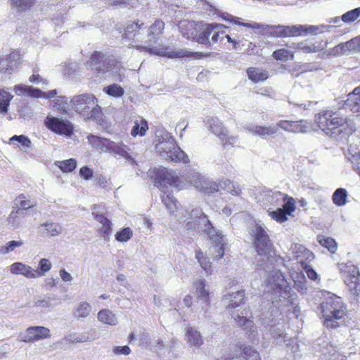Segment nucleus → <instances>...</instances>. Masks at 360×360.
Wrapping results in <instances>:
<instances>
[{
	"instance_id": "obj_43",
	"label": "nucleus",
	"mask_w": 360,
	"mask_h": 360,
	"mask_svg": "<svg viewBox=\"0 0 360 360\" xmlns=\"http://www.w3.org/2000/svg\"><path fill=\"white\" fill-rule=\"evenodd\" d=\"M195 258L199 262L200 266L202 269L206 272L207 274H211L212 269V263L210 262L209 258L207 257H205L203 252L201 250H198L195 252Z\"/></svg>"
},
{
	"instance_id": "obj_49",
	"label": "nucleus",
	"mask_w": 360,
	"mask_h": 360,
	"mask_svg": "<svg viewBox=\"0 0 360 360\" xmlns=\"http://www.w3.org/2000/svg\"><path fill=\"white\" fill-rule=\"evenodd\" d=\"M133 231L130 227H124L118 231L115 235V240L120 243H125L133 237Z\"/></svg>"
},
{
	"instance_id": "obj_23",
	"label": "nucleus",
	"mask_w": 360,
	"mask_h": 360,
	"mask_svg": "<svg viewBox=\"0 0 360 360\" xmlns=\"http://www.w3.org/2000/svg\"><path fill=\"white\" fill-rule=\"evenodd\" d=\"M92 216L97 221L101 224V227L98 230V233L105 240H108L112 233V222L104 215L92 212Z\"/></svg>"
},
{
	"instance_id": "obj_38",
	"label": "nucleus",
	"mask_w": 360,
	"mask_h": 360,
	"mask_svg": "<svg viewBox=\"0 0 360 360\" xmlns=\"http://www.w3.org/2000/svg\"><path fill=\"white\" fill-rule=\"evenodd\" d=\"M13 96L4 89H0V113L5 115L8 112L10 103Z\"/></svg>"
},
{
	"instance_id": "obj_4",
	"label": "nucleus",
	"mask_w": 360,
	"mask_h": 360,
	"mask_svg": "<svg viewBox=\"0 0 360 360\" xmlns=\"http://www.w3.org/2000/svg\"><path fill=\"white\" fill-rule=\"evenodd\" d=\"M71 102L76 111L85 119L98 120L103 115L101 108L97 104V98L93 94L75 96Z\"/></svg>"
},
{
	"instance_id": "obj_27",
	"label": "nucleus",
	"mask_w": 360,
	"mask_h": 360,
	"mask_svg": "<svg viewBox=\"0 0 360 360\" xmlns=\"http://www.w3.org/2000/svg\"><path fill=\"white\" fill-rule=\"evenodd\" d=\"M219 16L221 18L225 21L229 22L234 25H238L240 26H243L247 28H250L253 30H261L264 29V25L259 24L257 22H243L241 21V18L238 17H236L231 14H229L228 13H221V14H219Z\"/></svg>"
},
{
	"instance_id": "obj_62",
	"label": "nucleus",
	"mask_w": 360,
	"mask_h": 360,
	"mask_svg": "<svg viewBox=\"0 0 360 360\" xmlns=\"http://www.w3.org/2000/svg\"><path fill=\"white\" fill-rule=\"evenodd\" d=\"M351 162L353 169L360 175V154L353 155Z\"/></svg>"
},
{
	"instance_id": "obj_36",
	"label": "nucleus",
	"mask_w": 360,
	"mask_h": 360,
	"mask_svg": "<svg viewBox=\"0 0 360 360\" xmlns=\"http://www.w3.org/2000/svg\"><path fill=\"white\" fill-rule=\"evenodd\" d=\"M186 335L188 343L191 346L199 347L202 345L203 341L200 333L193 328L188 327L186 328Z\"/></svg>"
},
{
	"instance_id": "obj_57",
	"label": "nucleus",
	"mask_w": 360,
	"mask_h": 360,
	"mask_svg": "<svg viewBox=\"0 0 360 360\" xmlns=\"http://www.w3.org/2000/svg\"><path fill=\"white\" fill-rule=\"evenodd\" d=\"M303 270L305 271L307 277L311 281H316L318 278V274L315 270L309 264L305 262H302V266Z\"/></svg>"
},
{
	"instance_id": "obj_47",
	"label": "nucleus",
	"mask_w": 360,
	"mask_h": 360,
	"mask_svg": "<svg viewBox=\"0 0 360 360\" xmlns=\"http://www.w3.org/2000/svg\"><path fill=\"white\" fill-rule=\"evenodd\" d=\"M13 141L18 142V147L20 149H27L31 146L32 142L30 139L25 135H14L9 139L8 143H11Z\"/></svg>"
},
{
	"instance_id": "obj_32",
	"label": "nucleus",
	"mask_w": 360,
	"mask_h": 360,
	"mask_svg": "<svg viewBox=\"0 0 360 360\" xmlns=\"http://www.w3.org/2000/svg\"><path fill=\"white\" fill-rule=\"evenodd\" d=\"M194 286L195 287V292L198 296V298L201 300L204 303L209 305L210 300V292L205 288L206 283L205 280L200 279L194 283Z\"/></svg>"
},
{
	"instance_id": "obj_12",
	"label": "nucleus",
	"mask_w": 360,
	"mask_h": 360,
	"mask_svg": "<svg viewBox=\"0 0 360 360\" xmlns=\"http://www.w3.org/2000/svg\"><path fill=\"white\" fill-rule=\"evenodd\" d=\"M224 360H261L259 354L251 346L237 345L233 353L224 356Z\"/></svg>"
},
{
	"instance_id": "obj_3",
	"label": "nucleus",
	"mask_w": 360,
	"mask_h": 360,
	"mask_svg": "<svg viewBox=\"0 0 360 360\" xmlns=\"http://www.w3.org/2000/svg\"><path fill=\"white\" fill-rule=\"evenodd\" d=\"M323 325L328 328H335L339 325L338 321L345 317L347 314L346 307L340 297L330 296L321 304Z\"/></svg>"
},
{
	"instance_id": "obj_51",
	"label": "nucleus",
	"mask_w": 360,
	"mask_h": 360,
	"mask_svg": "<svg viewBox=\"0 0 360 360\" xmlns=\"http://www.w3.org/2000/svg\"><path fill=\"white\" fill-rule=\"evenodd\" d=\"M162 202L166 206L171 213H174L177 210V200L173 197L172 193L164 194L161 197Z\"/></svg>"
},
{
	"instance_id": "obj_35",
	"label": "nucleus",
	"mask_w": 360,
	"mask_h": 360,
	"mask_svg": "<svg viewBox=\"0 0 360 360\" xmlns=\"http://www.w3.org/2000/svg\"><path fill=\"white\" fill-rule=\"evenodd\" d=\"M295 51L288 50L285 48L278 49L275 50L272 54V58L276 60L288 61L295 59Z\"/></svg>"
},
{
	"instance_id": "obj_50",
	"label": "nucleus",
	"mask_w": 360,
	"mask_h": 360,
	"mask_svg": "<svg viewBox=\"0 0 360 360\" xmlns=\"http://www.w3.org/2000/svg\"><path fill=\"white\" fill-rule=\"evenodd\" d=\"M91 311V307L86 302H80L75 309V315L77 319L86 318Z\"/></svg>"
},
{
	"instance_id": "obj_46",
	"label": "nucleus",
	"mask_w": 360,
	"mask_h": 360,
	"mask_svg": "<svg viewBox=\"0 0 360 360\" xmlns=\"http://www.w3.org/2000/svg\"><path fill=\"white\" fill-rule=\"evenodd\" d=\"M56 165L60 168L63 172L69 173L75 170L77 166V161L74 158L58 161Z\"/></svg>"
},
{
	"instance_id": "obj_7",
	"label": "nucleus",
	"mask_w": 360,
	"mask_h": 360,
	"mask_svg": "<svg viewBox=\"0 0 360 360\" xmlns=\"http://www.w3.org/2000/svg\"><path fill=\"white\" fill-rule=\"evenodd\" d=\"M340 274L351 296L360 297V272L359 268L351 262L339 266Z\"/></svg>"
},
{
	"instance_id": "obj_58",
	"label": "nucleus",
	"mask_w": 360,
	"mask_h": 360,
	"mask_svg": "<svg viewBox=\"0 0 360 360\" xmlns=\"http://www.w3.org/2000/svg\"><path fill=\"white\" fill-rule=\"evenodd\" d=\"M314 258V255L311 251L308 250L307 248L305 249V251L300 255H297V259L300 260V264L302 266V262H305L307 264H309L313 259Z\"/></svg>"
},
{
	"instance_id": "obj_54",
	"label": "nucleus",
	"mask_w": 360,
	"mask_h": 360,
	"mask_svg": "<svg viewBox=\"0 0 360 360\" xmlns=\"http://www.w3.org/2000/svg\"><path fill=\"white\" fill-rule=\"evenodd\" d=\"M23 245V242L22 240H11L5 244V245L2 246L0 248V254L6 255L12 252L15 250V248L18 247H20Z\"/></svg>"
},
{
	"instance_id": "obj_30",
	"label": "nucleus",
	"mask_w": 360,
	"mask_h": 360,
	"mask_svg": "<svg viewBox=\"0 0 360 360\" xmlns=\"http://www.w3.org/2000/svg\"><path fill=\"white\" fill-rule=\"evenodd\" d=\"M113 145H112V148L110 153H114L115 155H120L124 158L127 161L134 163L135 162L134 158L130 155L129 150V148L124 144L123 143H116L113 141Z\"/></svg>"
},
{
	"instance_id": "obj_59",
	"label": "nucleus",
	"mask_w": 360,
	"mask_h": 360,
	"mask_svg": "<svg viewBox=\"0 0 360 360\" xmlns=\"http://www.w3.org/2000/svg\"><path fill=\"white\" fill-rule=\"evenodd\" d=\"M30 86H26L23 84L15 85L13 90L18 96H28L29 90Z\"/></svg>"
},
{
	"instance_id": "obj_56",
	"label": "nucleus",
	"mask_w": 360,
	"mask_h": 360,
	"mask_svg": "<svg viewBox=\"0 0 360 360\" xmlns=\"http://www.w3.org/2000/svg\"><path fill=\"white\" fill-rule=\"evenodd\" d=\"M329 360H347V357L332 345L328 348Z\"/></svg>"
},
{
	"instance_id": "obj_13",
	"label": "nucleus",
	"mask_w": 360,
	"mask_h": 360,
	"mask_svg": "<svg viewBox=\"0 0 360 360\" xmlns=\"http://www.w3.org/2000/svg\"><path fill=\"white\" fill-rule=\"evenodd\" d=\"M205 226V232L209 236L215 248V255L214 258L217 260L220 259L224 255L225 243L224 240V236L214 229L210 220H207Z\"/></svg>"
},
{
	"instance_id": "obj_10",
	"label": "nucleus",
	"mask_w": 360,
	"mask_h": 360,
	"mask_svg": "<svg viewBox=\"0 0 360 360\" xmlns=\"http://www.w3.org/2000/svg\"><path fill=\"white\" fill-rule=\"evenodd\" d=\"M209 129L217 136L224 148L234 146L238 137L236 136H229V131L224 124L218 119L212 117L208 120Z\"/></svg>"
},
{
	"instance_id": "obj_15",
	"label": "nucleus",
	"mask_w": 360,
	"mask_h": 360,
	"mask_svg": "<svg viewBox=\"0 0 360 360\" xmlns=\"http://www.w3.org/2000/svg\"><path fill=\"white\" fill-rule=\"evenodd\" d=\"M50 330L44 326L28 327L24 334L20 335V340L23 342H33L39 340L49 338Z\"/></svg>"
},
{
	"instance_id": "obj_19",
	"label": "nucleus",
	"mask_w": 360,
	"mask_h": 360,
	"mask_svg": "<svg viewBox=\"0 0 360 360\" xmlns=\"http://www.w3.org/2000/svg\"><path fill=\"white\" fill-rule=\"evenodd\" d=\"M277 127L292 133H304L309 129L307 121L302 120L299 121L280 120L277 122Z\"/></svg>"
},
{
	"instance_id": "obj_37",
	"label": "nucleus",
	"mask_w": 360,
	"mask_h": 360,
	"mask_svg": "<svg viewBox=\"0 0 360 360\" xmlns=\"http://www.w3.org/2000/svg\"><path fill=\"white\" fill-rule=\"evenodd\" d=\"M290 199L295 200L292 197L289 196L288 195L283 193L281 191H276L272 193L269 197V202L273 207H278L282 202L285 204Z\"/></svg>"
},
{
	"instance_id": "obj_11",
	"label": "nucleus",
	"mask_w": 360,
	"mask_h": 360,
	"mask_svg": "<svg viewBox=\"0 0 360 360\" xmlns=\"http://www.w3.org/2000/svg\"><path fill=\"white\" fill-rule=\"evenodd\" d=\"M20 51L13 49L8 54L0 55V72L11 75L21 65Z\"/></svg>"
},
{
	"instance_id": "obj_31",
	"label": "nucleus",
	"mask_w": 360,
	"mask_h": 360,
	"mask_svg": "<svg viewBox=\"0 0 360 360\" xmlns=\"http://www.w3.org/2000/svg\"><path fill=\"white\" fill-rule=\"evenodd\" d=\"M247 75L249 79L255 83L264 82L269 77V72L267 70L255 67H250L248 68Z\"/></svg>"
},
{
	"instance_id": "obj_6",
	"label": "nucleus",
	"mask_w": 360,
	"mask_h": 360,
	"mask_svg": "<svg viewBox=\"0 0 360 360\" xmlns=\"http://www.w3.org/2000/svg\"><path fill=\"white\" fill-rule=\"evenodd\" d=\"M267 33L273 37L290 38L305 36L308 34H316L319 27L315 25H274L266 26Z\"/></svg>"
},
{
	"instance_id": "obj_18",
	"label": "nucleus",
	"mask_w": 360,
	"mask_h": 360,
	"mask_svg": "<svg viewBox=\"0 0 360 360\" xmlns=\"http://www.w3.org/2000/svg\"><path fill=\"white\" fill-rule=\"evenodd\" d=\"M290 47L295 49V52L299 51L308 54L321 51L324 49L325 44L322 41L304 40L292 43Z\"/></svg>"
},
{
	"instance_id": "obj_20",
	"label": "nucleus",
	"mask_w": 360,
	"mask_h": 360,
	"mask_svg": "<svg viewBox=\"0 0 360 360\" xmlns=\"http://www.w3.org/2000/svg\"><path fill=\"white\" fill-rule=\"evenodd\" d=\"M245 129L252 136H259L263 139L266 138L267 136H272L278 131V128L276 127L257 124L248 126Z\"/></svg>"
},
{
	"instance_id": "obj_55",
	"label": "nucleus",
	"mask_w": 360,
	"mask_h": 360,
	"mask_svg": "<svg viewBox=\"0 0 360 360\" xmlns=\"http://www.w3.org/2000/svg\"><path fill=\"white\" fill-rule=\"evenodd\" d=\"M15 201L18 202V205L19 209L22 211V210H27L32 208L35 205L32 204L30 200H26V197L24 194H20L15 198Z\"/></svg>"
},
{
	"instance_id": "obj_26",
	"label": "nucleus",
	"mask_w": 360,
	"mask_h": 360,
	"mask_svg": "<svg viewBox=\"0 0 360 360\" xmlns=\"http://www.w3.org/2000/svg\"><path fill=\"white\" fill-rule=\"evenodd\" d=\"M133 127L131 130V136H144L149 129L148 121L141 116H137L133 120Z\"/></svg>"
},
{
	"instance_id": "obj_45",
	"label": "nucleus",
	"mask_w": 360,
	"mask_h": 360,
	"mask_svg": "<svg viewBox=\"0 0 360 360\" xmlns=\"http://www.w3.org/2000/svg\"><path fill=\"white\" fill-rule=\"evenodd\" d=\"M51 267L52 264L49 259L46 258L41 259L38 264V269H35L34 278L44 276L51 270Z\"/></svg>"
},
{
	"instance_id": "obj_29",
	"label": "nucleus",
	"mask_w": 360,
	"mask_h": 360,
	"mask_svg": "<svg viewBox=\"0 0 360 360\" xmlns=\"http://www.w3.org/2000/svg\"><path fill=\"white\" fill-rule=\"evenodd\" d=\"M345 104L353 112H360V85L348 94Z\"/></svg>"
},
{
	"instance_id": "obj_40",
	"label": "nucleus",
	"mask_w": 360,
	"mask_h": 360,
	"mask_svg": "<svg viewBox=\"0 0 360 360\" xmlns=\"http://www.w3.org/2000/svg\"><path fill=\"white\" fill-rule=\"evenodd\" d=\"M347 191L343 188H339L333 194L332 200L337 206H343L347 202Z\"/></svg>"
},
{
	"instance_id": "obj_61",
	"label": "nucleus",
	"mask_w": 360,
	"mask_h": 360,
	"mask_svg": "<svg viewBox=\"0 0 360 360\" xmlns=\"http://www.w3.org/2000/svg\"><path fill=\"white\" fill-rule=\"evenodd\" d=\"M79 174L85 180L90 179L94 174L93 170L87 166H83L79 169Z\"/></svg>"
},
{
	"instance_id": "obj_22",
	"label": "nucleus",
	"mask_w": 360,
	"mask_h": 360,
	"mask_svg": "<svg viewBox=\"0 0 360 360\" xmlns=\"http://www.w3.org/2000/svg\"><path fill=\"white\" fill-rule=\"evenodd\" d=\"M87 140L92 147L105 153H110L113 145V141L110 139L91 134L87 136Z\"/></svg>"
},
{
	"instance_id": "obj_5",
	"label": "nucleus",
	"mask_w": 360,
	"mask_h": 360,
	"mask_svg": "<svg viewBox=\"0 0 360 360\" xmlns=\"http://www.w3.org/2000/svg\"><path fill=\"white\" fill-rule=\"evenodd\" d=\"M212 26L213 22L188 21L185 28H181V33L184 37L198 44L210 46L212 41L210 40V37L213 32Z\"/></svg>"
},
{
	"instance_id": "obj_33",
	"label": "nucleus",
	"mask_w": 360,
	"mask_h": 360,
	"mask_svg": "<svg viewBox=\"0 0 360 360\" xmlns=\"http://www.w3.org/2000/svg\"><path fill=\"white\" fill-rule=\"evenodd\" d=\"M213 32L212 33L211 41L212 44L222 42L226 35L225 30L228 28L227 26L221 24L213 22Z\"/></svg>"
},
{
	"instance_id": "obj_42",
	"label": "nucleus",
	"mask_w": 360,
	"mask_h": 360,
	"mask_svg": "<svg viewBox=\"0 0 360 360\" xmlns=\"http://www.w3.org/2000/svg\"><path fill=\"white\" fill-rule=\"evenodd\" d=\"M205 180V178L197 172L191 173L186 176V181L199 191H201Z\"/></svg>"
},
{
	"instance_id": "obj_16",
	"label": "nucleus",
	"mask_w": 360,
	"mask_h": 360,
	"mask_svg": "<svg viewBox=\"0 0 360 360\" xmlns=\"http://www.w3.org/2000/svg\"><path fill=\"white\" fill-rule=\"evenodd\" d=\"M296 210L295 200L290 199L285 204L283 205L282 208H277L276 210H268L269 216L278 223H283L288 220V216L292 214Z\"/></svg>"
},
{
	"instance_id": "obj_17",
	"label": "nucleus",
	"mask_w": 360,
	"mask_h": 360,
	"mask_svg": "<svg viewBox=\"0 0 360 360\" xmlns=\"http://www.w3.org/2000/svg\"><path fill=\"white\" fill-rule=\"evenodd\" d=\"M249 312V310H245L244 312H242L243 315H237L234 317V320L238 326L244 327L247 338L250 340H252L255 339L257 335V328L252 319V316L249 318L248 317Z\"/></svg>"
},
{
	"instance_id": "obj_21",
	"label": "nucleus",
	"mask_w": 360,
	"mask_h": 360,
	"mask_svg": "<svg viewBox=\"0 0 360 360\" xmlns=\"http://www.w3.org/2000/svg\"><path fill=\"white\" fill-rule=\"evenodd\" d=\"M165 28V22L160 18L155 19L147 30V35L149 41L154 43L157 42L160 37L164 34Z\"/></svg>"
},
{
	"instance_id": "obj_2",
	"label": "nucleus",
	"mask_w": 360,
	"mask_h": 360,
	"mask_svg": "<svg viewBox=\"0 0 360 360\" xmlns=\"http://www.w3.org/2000/svg\"><path fill=\"white\" fill-rule=\"evenodd\" d=\"M314 120L319 128L331 137L352 130L350 120L340 110H322L315 115Z\"/></svg>"
},
{
	"instance_id": "obj_9",
	"label": "nucleus",
	"mask_w": 360,
	"mask_h": 360,
	"mask_svg": "<svg viewBox=\"0 0 360 360\" xmlns=\"http://www.w3.org/2000/svg\"><path fill=\"white\" fill-rule=\"evenodd\" d=\"M252 245L257 253L266 256L274 252V244L266 230L259 224H256L251 231Z\"/></svg>"
},
{
	"instance_id": "obj_63",
	"label": "nucleus",
	"mask_w": 360,
	"mask_h": 360,
	"mask_svg": "<svg viewBox=\"0 0 360 360\" xmlns=\"http://www.w3.org/2000/svg\"><path fill=\"white\" fill-rule=\"evenodd\" d=\"M22 211L19 208L13 210L7 218L8 223L15 224L16 222L17 219L19 217Z\"/></svg>"
},
{
	"instance_id": "obj_64",
	"label": "nucleus",
	"mask_w": 360,
	"mask_h": 360,
	"mask_svg": "<svg viewBox=\"0 0 360 360\" xmlns=\"http://www.w3.org/2000/svg\"><path fill=\"white\" fill-rule=\"evenodd\" d=\"M113 352L115 354H124L128 355L131 352V349L125 345V346H117L115 347L113 349Z\"/></svg>"
},
{
	"instance_id": "obj_53",
	"label": "nucleus",
	"mask_w": 360,
	"mask_h": 360,
	"mask_svg": "<svg viewBox=\"0 0 360 360\" xmlns=\"http://www.w3.org/2000/svg\"><path fill=\"white\" fill-rule=\"evenodd\" d=\"M219 191V185L217 182L206 179L200 192L206 195H211Z\"/></svg>"
},
{
	"instance_id": "obj_48",
	"label": "nucleus",
	"mask_w": 360,
	"mask_h": 360,
	"mask_svg": "<svg viewBox=\"0 0 360 360\" xmlns=\"http://www.w3.org/2000/svg\"><path fill=\"white\" fill-rule=\"evenodd\" d=\"M103 91L108 96L116 98L122 97L124 94V89L117 84H110L104 87Z\"/></svg>"
},
{
	"instance_id": "obj_52",
	"label": "nucleus",
	"mask_w": 360,
	"mask_h": 360,
	"mask_svg": "<svg viewBox=\"0 0 360 360\" xmlns=\"http://www.w3.org/2000/svg\"><path fill=\"white\" fill-rule=\"evenodd\" d=\"M360 17V7L356 8L344 13L341 16V20L345 23H352Z\"/></svg>"
},
{
	"instance_id": "obj_34",
	"label": "nucleus",
	"mask_w": 360,
	"mask_h": 360,
	"mask_svg": "<svg viewBox=\"0 0 360 360\" xmlns=\"http://www.w3.org/2000/svg\"><path fill=\"white\" fill-rule=\"evenodd\" d=\"M44 228L41 234L49 237L57 236L62 231V227L58 223L46 222L41 224Z\"/></svg>"
},
{
	"instance_id": "obj_60",
	"label": "nucleus",
	"mask_w": 360,
	"mask_h": 360,
	"mask_svg": "<svg viewBox=\"0 0 360 360\" xmlns=\"http://www.w3.org/2000/svg\"><path fill=\"white\" fill-rule=\"evenodd\" d=\"M233 297L235 299L237 298L238 300V302H233V301H231L232 302L230 304H229V307H230V308H236V307H238L240 305V304L243 302V300L245 297L244 290H238V292H236L235 295H233Z\"/></svg>"
},
{
	"instance_id": "obj_1",
	"label": "nucleus",
	"mask_w": 360,
	"mask_h": 360,
	"mask_svg": "<svg viewBox=\"0 0 360 360\" xmlns=\"http://www.w3.org/2000/svg\"><path fill=\"white\" fill-rule=\"evenodd\" d=\"M146 28L145 22L141 20L130 21L126 24L123 29V32L120 31L123 39L130 41L129 46L135 48L139 51H143L150 54L158 56H168L170 58H188L191 57L195 59H201L210 56V53L202 52H190L184 50H178L171 53L167 52V48L161 46L160 47H153L145 46L143 44V34L141 31Z\"/></svg>"
},
{
	"instance_id": "obj_28",
	"label": "nucleus",
	"mask_w": 360,
	"mask_h": 360,
	"mask_svg": "<svg viewBox=\"0 0 360 360\" xmlns=\"http://www.w3.org/2000/svg\"><path fill=\"white\" fill-rule=\"evenodd\" d=\"M104 54L100 51H94L91 53L88 64L91 67H94L98 63H103L102 67H96L94 70L96 73H105L109 70V63L103 60Z\"/></svg>"
},
{
	"instance_id": "obj_14",
	"label": "nucleus",
	"mask_w": 360,
	"mask_h": 360,
	"mask_svg": "<svg viewBox=\"0 0 360 360\" xmlns=\"http://www.w3.org/2000/svg\"><path fill=\"white\" fill-rule=\"evenodd\" d=\"M45 125L51 131L60 134L70 136L73 133L72 124L56 117H47L45 120Z\"/></svg>"
},
{
	"instance_id": "obj_8",
	"label": "nucleus",
	"mask_w": 360,
	"mask_h": 360,
	"mask_svg": "<svg viewBox=\"0 0 360 360\" xmlns=\"http://www.w3.org/2000/svg\"><path fill=\"white\" fill-rule=\"evenodd\" d=\"M153 173L154 184L161 191H163L167 185L174 186L179 190L185 188L183 181L172 170L162 167L154 169Z\"/></svg>"
},
{
	"instance_id": "obj_41",
	"label": "nucleus",
	"mask_w": 360,
	"mask_h": 360,
	"mask_svg": "<svg viewBox=\"0 0 360 360\" xmlns=\"http://www.w3.org/2000/svg\"><path fill=\"white\" fill-rule=\"evenodd\" d=\"M318 241L321 246L326 248L330 252L335 253L337 251L338 244L333 238L319 236Z\"/></svg>"
},
{
	"instance_id": "obj_44",
	"label": "nucleus",
	"mask_w": 360,
	"mask_h": 360,
	"mask_svg": "<svg viewBox=\"0 0 360 360\" xmlns=\"http://www.w3.org/2000/svg\"><path fill=\"white\" fill-rule=\"evenodd\" d=\"M11 5L17 11L23 12L30 10L35 4V0H10Z\"/></svg>"
},
{
	"instance_id": "obj_24",
	"label": "nucleus",
	"mask_w": 360,
	"mask_h": 360,
	"mask_svg": "<svg viewBox=\"0 0 360 360\" xmlns=\"http://www.w3.org/2000/svg\"><path fill=\"white\" fill-rule=\"evenodd\" d=\"M9 270L11 274L13 275H22L30 279L34 278V274H36L35 269L32 266L19 262L12 264Z\"/></svg>"
},
{
	"instance_id": "obj_25",
	"label": "nucleus",
	"mask_w": 360,
	"mask_h": 360,
	"mask_svg": "<svg viewBox=\"0 0 360 360\" xmlns=\"http://www.w3.org/2000/svg\"><path fill=\"white\" fill-rule=\"evenodd\" d=\"M167 160L170 162L183 164L189 163L188 155L178 146H173L166 151Z\"/></svg>"
},
{
	"instance_id": "obj_39",
	"label": "nucleus",
	"mask_w": 360,
	"mask_h": 360,
	"mask_svg": "<svg viewBox=\"0 0 360 360\" xmlns=\"http://www.w3.org/2000/svg\"><path fill=\"white\" fill-rule=\"evenodd\" d=\"M98 319L104 324L115 326L117 323L115 315L109 309H101L98 313Z\"/></svg>"
}]
</instances>
